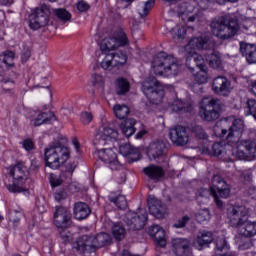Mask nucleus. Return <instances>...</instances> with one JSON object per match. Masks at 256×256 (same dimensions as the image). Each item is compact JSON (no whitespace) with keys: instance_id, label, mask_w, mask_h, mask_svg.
<instances>
[{"instance_id":"f257e3e1","label":"nucleus","mask_w":256,"mask_h":256,"mask_svg":"<svg viewBox=\"0 0 256 256\" xmlns=\"http://www.w3.org/2000/svg\"><path fill=\"white\" fill-rule=\"evenodd\" d=\"M229 121L222 120L220 123L214 126V133L216 137H225L228 143L236 145V148L232 149V155L239 161H249V159H255L256 156V132L250 131L248 133V139H241L243 137V131H245V123L241 119H235L231 126L228 128Z\"/></svg>"},{"instance_id":"f03ea898","label":"nucleus","mask_w":256,"mask_h":256,"mask_svg":"<svg viewBox=\"0 0 256 256\" xmlns=\"http://www.w3.org/2000/svg\"><path fill=\"white\" fill-rule=\"evenodd\" d=\"M152 70L160 77H177L183 71V64L173 55L159 52L152 60Z\"/></svg>"},{"instance_id":"7ed1b4c3","label":"nucleus","mask_w":256,"mask_h":256,"mask_svg":"<svg viewBox=\"0 0 256 256\" xmlns=\"http://www.w3.org/2000/svg\"><path fill=\"white\" fill-rule=\"evenodd\" d=\"M8 173L13 177L12 184H6V188L10 193H27L29 191V170L25 163L20 162L8 168Z\"/></svg>"},{"instance_id":"20e7f679","label":"nucleus","mask_w":256,"mask_h":256,"mask_svg":"<svg viewBox=\"0 0 256 256\" xmlns=\"http://www.w3.org/2000/svg\"><path fill=\"white\" fill-rule=\"evenodd\" d=\"M69 148L61 144H50L44 151V159L46 167L50 169H59L69 161L70 157Z\"/></svg>"},{"instance_id":"39448f33","label":"nucleus","mask_w":256,"mask_h":256,"mask_svg":"<svg viewBox=\"0 0 256 256\" xmlns=\"http://www.w3.org/2000/svg\"><path fill=\"white\" fill-rule=\"evenodd\" d=\"M210 27L212 29L213 35L218 39H222V41L231 39V37H235L239 31V24L237 21L231 20L229 23H227L225 16H221L213 20L210 24Z\"/></svg>"},{"instance_id":"423d86ee","label":"nucleus","mask_w":256,"mask_h":256,"mask_svg":"<svg viewBox=\"0 0 256 256\" xmlns=\"http://www.w3.org/2000/svg\"><path fill=\"white\" fill-rule=\"evenodd\" d=\"M223 103L217 98L204 97L200 102L199 115L203 121L213 122L221 117Z\"/></svg>"},{"instance_id":"0eeeda50","label":"nucleus","mask_w":256,"mask_h":256,"mask_svg":"<svg viewBox=\"0 0 256 256\" xmlns=\"http://www.w3.org/2000/svg\"><path fill=\"white\" fill-rule=\"evenodd\" d=\"M109 241H111V237L105 232H101L96 236L83 235L78 242L77 249L83 253L85 251L93 252L95 249H99L106 245V243H109Z\"/></svg>"},{"instance_id":"6e6552de","label":"nucleus","mask_w":256,"mask_h":256,"mask_svg":"<svg viewBox=\"0 0 256 256\" xmlns=\"http://www.w3.org/2000/svg\"><path fill=\"white\" fill-rule=\"evenodd\" d=\"M142 92L153 105H159L165 95L163 89L159 88V81L154 76L142 83Z\"/></svg>"},{"instance_id":"1a4fd4ad","label":"nucleus","mask_w":256,"mask_h":256,"mask_svg":"<svg viewBox=\"0 0 256 256\" xmlns=\"http://www.w3.org/2000/svg\"><path fill=\"white\" fill-rule=\"evenodd\" d=\"M129 45V38L123 30H119L112 37H107L100 43V50L104 55H110L111 51H115L118 47H126Z\"/></svg>"},{"instance_id":"9d476101","label":"nucleus","mask_w":256,"mask_h":256,"mask_svg":"<svg viewBox=\"0 0 256 256\" xmlns=\"http://www.w3.org/2000/svg\"><path fill=\"white\" fill-rule=\"evenodd\" d=\"M210 189L217 207H223V201H221L219 197H222V199H227V197L231 195L229 184H227L225 179H223L221 176L214 175L211 180Z\"/></svg>"},{"instance_id":"9b49d317","label":"nucleus","mask_w":256,"mask_h":256,"mask_svg":"<svg viewBox=\"0 0 256 256\" xmlns=\"http://www.w3.org/2000/svg\"><path fill=\"white\" fill-rule=\"evenodd\" d=\"M49 15L51 11L47 5H42L41 7L36 8L30 15V29H41L49 25Z\"/></svg>"},{"instance_id":"f8f14e48","label":"nucleus","mask_w":256,"mask_h":256,"mask_svg":"<svg viewBox=\"0 0 256 256\" xmlns=\"http://www.w3.org/2000/svg\"><path fill=\"white\" fill-rule=\"evenodd\" d=\"M249 215V208L244 205H230L227 208V217L231 227L236 229L245 221Z\"/></svg>"},{"instance_id":"ddd939ff","label":"nucleus","mask_w":256,"mask_h":256,"mask_svg":"<svg viewBox=\"0 0 256 256\" xmlns=\"http://www.w3.org/2000/svg\"><path fill=\"white\" fill-rule=\"evenodd\" d=\"M147 219V211L145 209H140L139 212L129 211L125 216V223L132 229V231H139V229L145 227Z\"/></svg>"},{"instance_id":"4468645a","label":"nucleus","mask_w":256,"mask_h":256,"mask_svg":"<svg viewBox=\"0 0 256 256\" xmlns=\"http://www.w3.org/2000/svg\"><path fill=\"white\" fill-rule=\"evenodd\" d=\"M215 42L207 36L194 37L185 46V53H197V51H203L207 49H213Z\"/></svg>"},{"instance_id":"2eb2a0df","label":"nucleus","mask_w":256,"mask_h":256,"mask_svg":"<svg viewBox=\"0 0 256 256\" xmlns=\"http://www.w3.org/2000/svg\"><path fill=\"white\" fill-rule=\"evenodd\" d=\"M127 63V54L122 51L110 53L101 62V67L105 71H112L113 67H123Z\"/></svg>"},{"instance_id":"dca6fc26","label":"nucleus","mask_w":256,"mask_h":256,"mask_svg":"<svg viewBox=\"0 0 256 256\" xmlns=\"http://www.w3.org/2000/svg\"><path fill=\"white\" fill-rule=\"evenodd\" d=\"M169 136L172 143L177 147H183L189 143V133L187 132V128L183 126L171 128Z\"/></svg>"},{"instance_id":"f3484780","label":"nucleus","mask_w":256,"mask_h":256,"mask_svg":"<svg viewBox=\"0 0 256 256\" xmlns=\"http://www.w3.org/2000/svg\"><path fill=\"white\" fill-rule=\"evenodd\" d=\"M149 212L156 217V219H165L169 215V210L166 204H162L161 200L155 198L154 196H149L148 198Z\"/></svg>"},{"instance_id":"a211bd4d","label":"nucleus","mask_w":256,"mask_h":256,"mask_svg":"<svg viewBox=\"0 0 256 256\" xmlns=\"http://www.w3.org/2000/svg\"><path fill=\"white\" fill-rule=\"evenodd\" d=\"M119 133L112 128H102L95 136L94 145L105 146L112 141H117Z\"/></svg>"},{"instance_id":"6ab92c4d","label":"nucleus","mask_w":256,"mask_h":256,"mask_svg":"<svg viewBox=\"0 0 256 256\" xmlns=\"http://www.w3.org/2000/svg\"><path fill=\"white\" fill-rule=\"evenodd\" d=\"M212 90L216 95H222L223 97H227L231 91H233V86L231 85V81L227 79L225 76H217L214 78L212 83Z\"/></svg>"},{"instance_id":"aec40b11","label":"nucleus","mask_w":256,"mask_h":256,"mask_svg":"<svg viewBox=\"0 0 256 256\" xmlns=\"http://www.w3.org/2000/svg\"><path fill=\"white\" fill-rule=\"evenodd\" d=\"M173 253L176 256H193L191 242L185 238H176L172 241Z\"/></svg>"},{"instance_id":"412c9836","label":"nucleus","mask_w":256,"mask_h":256,"mask_svg":"<svg viewBox=\"0 0 256 256\" xmlns=\"http://www.w3.org/2000/svg\"><path fill=\"white\" fill-rule=\"evenodd\" d=\"M69 221H71V210L67 207H56V211L54 212V225L58 227V229H65L69 225Z\"/></svg>"},{"instance_id":"4be33fe9","label":"nucleus","mask_w":256,"mask_h":256,"mask_svg":"<svg viewBox=\"0 0 256 256\" xmlns=\"http://www.w3.org/2000/svg\"><path fill=\"white\" fill-rule=\"evenodd\" d=\"M98 157L101 161L109 165L112 171H117V169H119L120 164L119 160H117V153H115L113 149L109 148L98 150Z\"/></svg>"},{"instance_id":"5701e85b","label":"nucleus","mask_w":256,"mask_h":256,"mask_svg":"<svg viewBox=\"0 0 256 256\" xmlns=\"http://www.w3.org/2000/svg\"><path fill=\"white\" fill-rule=\"evenodd\" d=\"M186 67L189 69L190 73H195V67L197 69H207L205 65V58L202 55L197 54V52L186 53Z\"/></svg>"},{"instance_id":"b1692460","label":"nucleus","mask_w":256,"mask_h":256,"mask_svg":"<svg viewBox=\"0 0 256 256\" xmlns=\"http://www.w3.org/2000/svg\"><path fill=\"white\" fill-rule=\"evenodd\" d=\"M213 232L202 230L199 231L196 238L194 239L193 245L198 251H203L206 247H209L210 243L214 241Z\"/></svg>"},{"instance_id":"393cba45","label":"nucleus","mask_w":256,"mask_h":256,"mask_svg":"<svg viewBox=\"0 0 256 256\" xmlns=\"http://www.w3.org/2000/svg\"><path fill=\"white\" fill-rule=\"evenodd\" d=\"M148 234L150 235V237H153L156 245H158L159 247L167 246V240L165 239V230L161 228V226L152 225L148 230Z\"/></svg>"},{"instance_id":"a878e982","label":"nucleus","mask_w":256,"mask_h":256,"mask_svg":"<svg viewBox=\"0 0 256 256\" xmlns=\"http://www.w3.org/2000/svg\"><path fill=\"white\" fill-rule=\"evenodd\" d=\"M237 229L240 237L251 239V237L256 235V222L245 220Z\"/></svg>"},{"instance_id":"bb28decb","label":"nucleus","mask_w":256,"mask_h":256,"mask_svg":"<svg viewBox=\"0 0 256 256\" xmlns=\"http://www.w3.org/2000/svg\"><path fill=\"white\" fill-rule=\"evenodd\" d=\"M143 173L146 174L149 179H152V181H159V179L165 177V170L163 167L153 164L143 168Z\"/></svg>"},{"instance_id":"cd10ccee","label":"nucleus","mask_w":256,"mask_h":256,"mask_svg":"<svg viewBox=\"0 0 256 256\" xmlns=\"http://www.w3.org/2000/svg\"><path fill=\"white\" fill-rule=\"evenodd\" d=\"M240 52L246 61L251 65L256 63V46L255 44H240Z\"/></svg>"},{"instance_id":"c85d7f7f","label":"nucleus","mask_w":256,"mask_h":256,"mask_svg":"<svg viewBox=\"0 0 256 256\" xmlns=\"http://www.w3.org/2000/svg\"><path fill=\"white\" fill-rule=\"evenodd\" d=\"M91 215V209L89 205L85 202H77L74 204V217L78 221H83V219H87Z\"/></svg>"},{"instance_id":"c756f323","label":"nucleus","mask_w":256,"mask_h":256,"mask_svg":"<svg viewBox=\"0 0 256 256\" xmlns=\"http://www.w3.org/2000/svg\"><path fill=\"white\" fill-rule=\"evenodd\" d=\"M205 60L207 61L211 69H222L223 68V57L221 53L217 51H212L210 54L205 55Z\"/></svg>"},{"instance_id":"7c9ffc66","label":"nucleus","mask_w":256,"mask_h":256,"mask_svg":"<svg viewBox=\"0 0 256 256\" xmlns=\"http://www.w3.org/2000/svg\"><path fill=\"white\" fill-rule=\"evenodd\" d=\"M110 203H114L118 209H127V198L118 192H111L108 195Z\"/></svg>"},{"instance_id":"2f4dec72","label":"nucleus","mask_w":256,"mask_h":256,"mask_svg":"<svg viewBox=\"0 0 256 256\" xmlns=\"http://www.w3.org/2000/svg\"><path fill=\"white\" fill-rule=\"evenodd\" d=\"M136 123L135 119H128L120 124V129L125 137H131V135L135 134Z\"/></svg>"},{"instance_id":"473e14b6","label":"nucleus","mask_w":256,"mask_h":256,"mask_svg":"<svg viewBox=\"0 0 256 256\" xmlns=\"http://www.w3.org/2000/svg\"><path fill=\"white\" fill-rule=\"evenodd\" d=\"M193 110V106L189 103L183 102V100H175L172 104V111L174 113H189Z\"/></svg>"},{"instance_id":"72a5a7b5","label":"nucleus","mask_w":256,"mask_h":256,"mask_svg":"<svg viewBox=\"0 0 256 256\" xmlns=\"http://www.w3.org/2000/svg\"><path fill=\"white\" fill-rule=\"evenodd\" d=\"M165 151V144L163 142H156L150 145V149L148 150V155L153 159H157V157H161Z\"/></svg>"},{"instance_id":"f704fd0d","label":"nucleus","mask_w":256,"mask_h":256,"mask_svg":"<svg viewBox=\"0 0 256 256\" xmlns=\"http://www.w3.org/2000/svg\"><path fill=\"white\" fill-rule=\"evenodd\" d=\"M199 71L192 73L194 76V81L198 85H205L209 81V68H201Z\"/></svg>"},{"instance_id":"c9c22d12","label":"nucleus","mask_w":256,"mask_h":256,"mask_svg":"<svg viewBox=\"0 0 256 256\" xmlns=\"http://www.w3.org/2000/svg\"><path fill=\"white\" fill-rule=\"evenodd\" d=\"M111 231L116 241H122V239H125V235H127V230H125V227L121 223H114Z\"/></svg>"},{"instance_id":"e433bc0d","label":"nucleus","mask_w":256,"mask_h":256,"mask_svg":"<svg viewBox=\"0 0 256 256\" xmlns=\"http://www.w3.org/2000/svg\"><path fill=\"white\" fill-rule=\"evenodd\" d=\"M129 89H131V86L129 84V81L125 78H118L116 80V93L117 95H125V93H129Z\"/></svg>"},{"instance_id":"4c0bfd02","label":"nucleus","mask_w":256,"mask_h":256,"mask_svg":"<svg viewBox=\"0 0 256 256\" xmlns=\"http://www.w3.org/2000/svg\"><path fill=\"white\" fill-rule=\"evenodd\" d=\"M53 117H55V115L53 114V112H44V113H40L33 121V125L35 127H39L45 123H49L51 121V119H53Z\"/></svg>"},{"instance_id":"58836bf2","label":"nucleus","mask_w":256,"mask_h":256,"mask_svg":"<svg viewBox=\"0 0 256 256\" xmlns=\"http://www.w3.org/2000/svg\"><path fill=\"white\" fill-rule=\"evenodd\" d=\"M153 5H155V0H148L145 3L138 5L137 11L140 17H147L151 9H153Z\"/></svg>"},{"instance_id":"ea45409f","label":"nucleus","mask_w":256,"mask_h":256,"mask_svg":"<svg viewBox=\"0 0 256 256\" xmlns=\"http://www.w3.org/2000/svg\"><path fill=\"white\" fill-rule=\"evenodd\" d=\"M213 155L215 157H219V159H223V161H229V157H227V152H225V147L220 143H214L212 146Z\"/></svg>"},{"instance_id":"a19ab883","label":"nucleus","mask_w":256,"mask_h":256,"mask_svg":"<svg viewBox=\"0 0 256 256\" xmlns=\"http://www.w3.org/2000/svg\"><path fill=\"white\" fill-rule=\"evenodd\" d=\"M213 195L210 190L207 188H200L196 194V201L197 203H207L209 197Z\"/></svg>"},{"instance_id":"79ce46f5","label":"nucleus","mask_w":256,"mask_h":256,"mask_svg":"<svg viewBox=\"0 0 256 256\" xmlns=\"http://www.w3.org/2000/svg\"><path fill=\"white\" fill-rule=\"evenodd\" d=\"M114 115L117 119H125L129 115V107L126 105L116 104L113 108Z\"/></svg>"},{"instance_id":"37998d69","label":"nucleus","mask_w":256,"mask_h":256,"mask_svg":"<svg viewBox=\"0 0 256 256\" xmlns=\"http://www.w3.org/2000/svg\"><path fill=\"white\" fill-rule=\"evenodd\" d=\"M215 249L216 251H229V243H227V239L223 235L216 237Z\"/></svg>"},{"instance_id":"c03bdc74","label":"nucleus","mask_w":256,"mask_h":256,"mask_svg":"<svg viewBox=\"0 0 256 256\" xmlns=\"http://www.w3.org/2000/svg\"><path fill=\"white\" fill-rule=\"evenodd\" d=\"M171 35L173 39H185V35H187V29L183 25H176L171 30Z\"/></svg>"},{"instance_id":"a18cd8bd","label":"nucleus","mask_w":256,"mask_h":256,"mask_svg":"<svg viewBox=\"0 0 256 256\" xmlns=\"http://www.w3.org/2000/svg\"><path fill=\"white\" fill-rule=\"evenodd\" d=\"M15 59V52L5 51L0 55V61L7 65L8 67H13V60Z\"/></svg>"},{"instance_id":"49530a36","label":"nucleus","mask_w":256,"mask_h":256,"mask_svg":"<svg viewBox=\"0 0 256 256\" xmlns=\"http://www.w3.org/2000/svg\"><path fill=\"white\" fill-rule=\"evenodd\" d=\"M245 113L247 116L251 115L254 119H256V100L255 99L247 100Z\"/></svg>"},{"instance_id":"de8ad7c7","label":"nucleus","mask_w":256,"mask_h":256,"mask_svg":"<svg viewBox=\"0 0 256 256\" xmlns=\"http://www.w3.org/2000/svg\"><path fill=\"white\" fill-rule=\"evenodd\" d=\"M209 219H211V212H209V209L199 210L196 214V221H198V223H205V221H209Z\"/></svg>"},{"instance_id":"09e8293b","label":"nucleus","mask_w":256,"mask_h":256,"mask_svg":"<svg viewBox=\"0 0 256 256\" xmlns=\"http://www.w3.org/2000/svg\"><path fill=\"white\" fill-rule=\"evenodd\" d=\"M54 13L58 19L63 21L64 23H67L71 19V13H69L67 10L60 8V9H54Z\"/></svg>"},{"instance_id":"8fccbe9b","label":"nucleus","mask_w":256,"mask_h":256,"mask_svg":"<svg viewBox=\"0 0 256 256\" xmlns=\"http://www.w3.org/2000/svg\"><path fill=\"white\" fill-rule=\"evenodd\" d=\"M92 83L94 87H103L105 85V78L101 74H92Z\"/></svg>"},{"instance_id":"3c124183","label":"nucleus","mask_w":256,"mask_h":256,"mask_svg":"<svg viewBox=\"0 0 256 256\" xmlns=\"http://www.w3.org/2000/svg\"><path fill=\"white\" fill-rule=\"evenodd\" d=\"M238 173L240 175V180L243 183H251V179H253V174L251 173V170H240Z\"/></svg>"},{"instance_id":"603ef678","label":"nucleus","mask_w":256,"mask_h":256,"mask_svg":"<svg viewBox=\"0 0 256 256\" xmlns=\"http://www.w3.org/2000/svg\"><path fill=\"white\" fill-rule=\"evenodd\" d=\"M191 218L189 216H184L183 218L179 219L177 222L173 224L175 229H183L187 223H189Z\"/></svg>"},{"instance_id":"864d4df0","label":"nucleus","mask_w":256,"mask_h":256,"mask_svg":"<svg viewBox=\"0 0 256 256\" xmlns=\"http://www.w3.org/2000/svg\"><path fill=\"white\" fill-rule=\"evenodd\" d=\"M93 121V114L89 112H82L81 113V122L83 125H89Z\"/></svg>"},{"instance_id":"5fc2aeb1","label":"nucleus","mask_w":256,"mask_h":256,"mask_svg":"<svg viewBox=\"0 0 256 256\" xmlns=\"http://www.w3.org/2000/svg\"><path fill=\"white\" fill-rule=\"evenodd\" d=\"M119 151L120 154L123 155L124 157H127V155H131V153H133V149H131V145L129 144L121 145Z\"/></svg>"},{"instance_id":"6e6d98bb","label":"nucleus","mask_w":256,"mask_h":256,"mask_svg":"<svg viewBox=\"0 0 256 256\" xmlns=\"http://www.w3.org/2000/svg\"><path fill=\"white\" fill-rule=\"evenodd\" d=\"M22 146L25 149V151H33L35 149V143H33V140L26 139L22 142Z\"/></svg>"},{"instance_id":"4d7b16f0","label":"nucleus","mask_w":256,"mask_h":256,"mask_svg":"<svg viewBox=\"0 0 256 256\" xmlns=\"http://www.w3.org/2000/svg\"><path fill=\"white\" fill-rule=\"evenodd\" d=\"M77 9L78 11H80L81 13L85 12V11H89L90 6L87 2L85 1H80L77 3Z\"/></svg>"},{"instance_id":"13d9d810","label":"nucleus","mask_w":256,"mask_h":256,"mask_svg":"<svg viewBox=\"0 0 256 256\" xmlns=\"http://www.w3.org/2000/svg\"><path fill=\"white\" fill-rule=\"evenodd\" d=\"M59 236L64 241V243H67L69 241V231L65 228H60L59 230Z\"/></svg>"},{"instance_id":"bf43d9fd","label":"nucleus","mask_w":256,"mask_h":256,"mask_svg":"<svg viewBox=\"0 0 256 256\" xmlns=\"http://www.w3.org/2000/svg\"><path fill=\"white\" fill-rule=\"evenodd\" d=\"M50 183L52 185V187H59V185H61L63 183V178L60 176V177H51L50 179Z\"/></svg>"},{"instance_id":"052dcab7","label":"nucleus","mask_w":256,"mask_h":256,"mask_svg":"<svg viewBox=\"0 0 256 256\" xmlns=\"http://www.w3.org/2000/svg\"><path fill=\"white\" fill-rule=\"evenodd\" d=\"M195 3L200 7V9H207L209 3H213V0H194Z\"/></svg>"},{"instance_id":"680f3d73","label":"nucleus","mask_w":256,"mask_h":256,"mask_svg":"<svg viewBox=\"0 0 256 256\" xmlns=\"http://www.w3.org/2000/svg\"><path fill=\"white\" fill-rule=\"evenodd\" d=\"M54 198L56 201L61 202L63 201V199L67 198V193L63 192V191H58L54 194Z\"/></svg>"},{"instance_id":"e2e57ef3","label":"nucleus","mask_w":256,"mask_h":256,"mask_svg":"<svg viewBox=\"0 0 256 256\" xmlns=\"http://www.w3.org/2000/svg\"><path fill=\"white\" fill-rule=\"evenodd\" d=\"M30 57H31V50L24 49L21 56L23 63H26V61H29Z\"/></svg>"},{"instance_id":"0e129e2a","label":"nucleus","mask_w":256,"mask_h":256,"mask_svg":"<svg viewBox=\"0 0 256 256\" xmlns=\"http://www.w3.org/2000/svg\"><path fill=\"white\" fill-rule=\"evenodd\" d=\"M39 167H41V164L39 163V161L37 159L31 160V165H30L31 171H37V169H39Z\"/></svg>"},{"instance_id":"69168bd1","label":"nucleus","mask_w":256,"mask_h":256,"mask_svg":"<svg viewBox=\"0 0 256 256\" xmlns=\"http://www.w3.org/2000/svg\"><path fill=\"white\" fill-rule=\"evenodd\" d=\"M249 91L250 93H252V95H255L256 97V80L250 82Z\"/></svg>"},{"instance_id":"338daca9","label":"nucleus","mask_w":256,"mask_h":256,"mask_svg":"<svg viewBox=\"0 0 256 256\" xmlns=\"http://www.w3.org/2000/svg\"><path fill=\"white\" fill-rule=\"evenodd\" d=\"M251 247H252L251 241H247V242H244L243 244H239V249H241L242 251L245 249H251Z\"/></svg>"},{"instance_id":"774afa93","label":"nucleus","mask_w":256,"mask_h":256,"mask_svg":"<svg viewBox=\"0 0 256 256\" xmlns=\"http://www.w3.org/2000/svg\"><path fill=\"white\" fill-rule=\"evenodd\" d=\"M197 129L198 131H200L199 133H197V137H199V139H207V134L205 133L203 128L197 127Z\"/></svg>"}]
</instances>
